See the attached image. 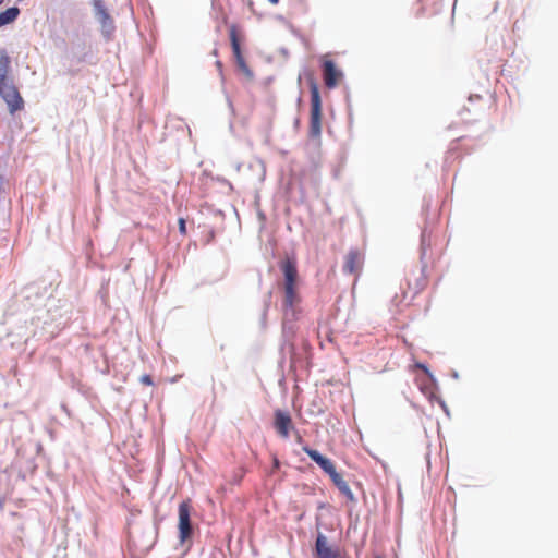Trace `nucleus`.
Returning <instances> with one entry per match:
<instances>
[{"mask_svg": "<svg viewBox=\"0 0 558 558\" xmlns=\"http://www.w3.org/2000/svg\"><path fill=\"white\" fill-rule=\"evenodd\" d=\"M94 8L102 26H108L112 24V20L105 8L102 0H94Z\"/></svg>", "mask_w": 558, "mask_h": 558, "instance_id": "f8f14e48", "label": "nucleus"}, {"mask_svg": "<svg viewBox=\"0 0 558 558\" xmlns=\"http://www.w3.org/2000/svg\"><path fill=\"white\" fill-rule=\"evenodd\" d=\"M157 538V529L147 526L142 533L133 532L130 534L128 547L133 558H142L155 545Z\"/></svg>", "mask_w": 558, "mask_h": 558, "instance_id": "f257e3e1", "label": "nucleus"}, {"mask_svg": "<svg viewBox=\"0 0 558 558\" xmlns=\"http://www.w3.org/2000/svg\"><path fill=\"white\" fill-rule=\"evenodd\" d=\"M179 231L182 235H186V222L184 218H179Z\"/></svg>", "mask_w": 558, "mask_h": 558, "instance_id": "dca6fc26", "label": "nucleus"}, {"mask_svg": "<svg viewBox=\"0 0 558 558\" xmlns=\"http://www.w3.org/2000/svg\"><path fill=\"white\" fill-rule=\"evenodd\" d=\"M0 96L8 105L11 114H14L16 111L24 109V100L14 84L2 89V92H0Z\"/></svg>", "mask_w": 558, "mask_h": 558, "instance_id": "423d86ee", "label": "nucleus"}, {"mask_svg": "<svg viewBox=\"0 0 558 558\" xmlns=\"http://www.w3.org/2000/svg\"><path fill=\"white\" fill-rule=\"evenodd\" d=\"M315 550L317 558H339V551L333 548L327 537L320 533L316 538Z\"/></svg>", "mask_w": 558, "mask_h": 558, "instance_id": "1a4fd4ad", "label": "nucleus"}, {"mask_svg": "<svg viewBox=\"0 0 558 558\" xmlns=\"http://www.w3.org/2000/svg\"><path fill=\"white\" fill-rule=\"evenodd\" d=\"M270 3L272 4H277L279 2V0H268Z\"/></svg>", "mask_w": 558, "mask_h": 558, "instance_id": "6ab92c4d", "label": "nucleus"}, {"mask_svg": "<svg viewBox=\"0 0 558 558\" xmlns=\"http://www.w3.org/2000/svg\"><path fill=\"white\" fill-rule=\"evenodd\" d=\"M296 300V286H284V305L292 307Z\"/></svg>", "mask_w": 558, "mask_h": 558, "instance_id": "4468645a", "label": "nucleus"}, {"mask_svg": "<svg viewBox=\"0 0 558 558\" xmlns=\"http://www.w3.org/2000/svg\"><path fill=\"white\" fill-rule=\"evenodd\" d=\"M298 441H299V442H301V441H302V437H301V436H299V437H298Z\"/></svg>", "mask_w": 558, "mask_h": 558, "instance_id": "aec40b11", "label": "nucleus"}, {"mask_svg": "<svg viewBox=\"0 0 558 558\" xmlns=\"http://www.w3.org/2000/svg\"><path fill=\"white\" fill-rule=\"evenodd\" d=\"M20 14V9L12 7L0 13V27L14 22Z\"/></svg>", "mask_w": 558, "mask_h": 558, "instance_id": "ddd939ff", "label": "nucleus"}, {"mask_svg": "<svg viewBox=\"0 0 558 558\" xmlns=\"http://www.w3.org/2000/svg\"><path fill=\"white\" fill-rule=\"evenodd\" d=\"M274 466L279 468V461L277 458L274 459Z\"/></svg>", "mask_w": 558, "mask_h": 558, "instance_id": "a211bd4d", "label": "nucleus"}, {"mask_svg": "<svg viewBox=\"0 0 558 558\" xmlns=\"http://www.w3.org/2000/svg\"><path fill=\"white\" fill-rule=\"evenodd\" d=\"M303 451L314 461L316 462L320 469L330 476L331 481L335 485H337L342 492H348V487L342 476L336 471V466L332 461L323 454H320L317 450L310 448L308 446H304Z\"/></svg>", "mask_w": 558, "mask_h": 558, "instance_id": "7ed1b4c3", "label": "nucleus"}, {"mask_svg": "<svg viewBox=\"0 0 558 558\" xmlns=\"http://www.w3.org/2000/svg\"><path fill=\"white\" fill-rule=\"evenodd\" d=\"M141 383L144 384V385L150 386V385H153V379H151V377L149 375H143L141 377Z\"/></svg>", "mask_w": 558, "mask_h": 558, "instance_id": "f3484780", "label": "nucleus"}, {"mask_svg": "<svg viewBox=\"0 0 558 558\" xmlns=\"http://www.w3.org/2000/svg\"><path fill=\"white\" fill-rule=\"evenodd\" d=\"M191 504L189 500L182 501L179 505L178 514H179V539L180 543H184L189 538H191L193 529L191 523Z\"/></svg>", "mask_w": 558, "mask_h": 558, "instance_id": "20e7f679", "label": "nucleus"}, {"mask_svg": "<svg viewBox=\"0 0 558 558\" xmlns=\"http://www.w3.org/2000/svg\"><path fill=\"white\" fill-rule=\"evenodd\" d=\"M11 60L9 56L2 51L0 53V92L13 84V80L10 77Z\"/></svg>", "mask_w": 558, "mask_h": 558, "instance_id": "9d476101", "label": "nucleus"}, {"mask_svg": "<svg viewBox=\"0 0 558 558\" xmlns=\"http://www.w3.org/2000/svg\"><path fill=\"white\" fill-rule=\"evenodd\" d=\"M4 2V0H0V5Z\"/></svg>", "mask_w": 558, "mask_h": 558, "instance_id": "412c9836", "label": "nucleus"}, {"mask_svg": "<svg viewBox=\"0 0 558 558\" xmlns=\"http://www.w3.org/2000/svg\"><path fill=\"white\" fill-rule=\"evenodd\" d=\"M274 427L282 438H288L290 430L293 429L291 415L282 410H276L274 413Z\"/></svg>", "mask_w": 558, "mask_h": 558, "instance_id": "6e6552de", "label": "nucleus"}, {"mask_svg": "<svg viewBox=\"0 0 558 558\" xmlns=\"http://www.w3.org/2000/svg\"><path fill=\"white\" fill-rule=\"evenodd\" d=\"M281 270L284 276V286H296L298 269L294 259L287 258L281 264Z\"/></svg>", "mask_w": 558, "mask_h": 558, "instance_id": "9b49d317", "label": "nucleus"}, {"mask_svg": "<svg viewBox=\"0 0 558 558\" xmlns=\"http://www.w3.org/2000/svg\"><path fill=\"white\" fill-rule=\"evenodd\" d=\"M229 36L231 41V48L233 51V56L235 58L236 64L239 69L244 72L245 74H251V71L242 56L241 51V40L243 39L242 35L239 32V28L236 25H231L229 28Z\"/></svg>", "mask_w": 558, "mask_h": 558, "instance_id": "39448f33", "label": "nucleus"}, {"mask_svg": "<svg viewBox=\"0 0 558 558\" xmlns=\"http://www.w3.org/2000/svg\"><path fill=\"white\" fill-rule=\"evenodd\" d=\"M323 80L328 88H333L338 85L342 78V72L336 66L333 61L329 59H323Z\"/></svg>", "mask_w": 558, "mask_h": 558, "instance_id": "0eeeda50", "label": "nucleus"}, {"mask_svg": "<svg viewBox=\"0 0 558 558\" xmlns=\"http://www.w3.org/2000/svg\"><path fill=\"white\" fill-rule=\"evenodd\" d=\"M311 90V112H310V136L317 138L322 133V98L318 89L317 82L314 77L310 78Z\"/></svg>", "mask_w": 558, "mask_h": 558, "instance_id": "f03ea898", "label": "nucleus"}, {"mask_svg": "<svg viewBox=\"0 0 558 558\" xmlns=\"http://www.w3.org/2000/svg\"><path fill=\"white\" fill-rule=\"evenodd\" d=\"M362 258L357 254H351V272H355L361 269Z\"/></svg>", "mask_w": 558, "mask_h": 558, "instance_id": "2eb2a0df", "label": "nucleus"}]
</instances>
